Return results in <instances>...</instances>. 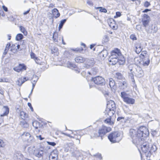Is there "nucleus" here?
<instances>
[{
    "instance_id": "obj_1",
    "label": "nucleus",
    "mask_w": 160,
    "mask_h": 160,
    "mask_svg": "<svg viewBox=\"0 0 160 160\" xmlns=\"http://www.w3.org/2000/svg\"><path fill=\"white\" fill-rule=\"evenodd\" d=\"M149 134L148 130L145 126L140 127L137 130L131 129L129 131V135L135 144L139 143L142 140L147 138Z\"/></svg>"
},
{
    "instance_id": "obj_2",
    "label": "nucleus",
    "mask_w": 160,
    "mask_h": 160,
    "mask_svg": "<svg viewBox=\"0 0 160 160\" xmlns=\"http://www.w3.org/2000/svg\"><path fill=\"white\" fill-rule=\"evenodd\" d=\"M146 138H144L139 143L136 144V145H140L142 152L147 157H150L152 153L155 152L157 148L155 145L149 142H144Z\"/></svg>"
},
{
    "instance_id": "obj_3",
    "label": "nucleus",
    "mask_w": 160,
    "mask_h": 160,
    "mask_svg": "<svg viewBox=\"0 0 160 160\" xmlns=\"http://www.w3.org/2000/svg\"><path fill=\"white\" fill-rule=\"evenodd\" d=\"M122 54L120 49L116 48L112 51L111 52V55L110 56L108 60L111 62L112 65L116 64L118 61V58H120Z\"/></svg>"
},
{
    "instance_id": "obj_4",
    "label": "nucleus",
    "mask_w": 160,
    "mask_h": 160,
    "mask_svg": "<svg viewBox=\"0 0 160 160\" xmlns=\"http://www.w3.org/2000/svg\"><path fill=\"white\" fill-rule=\"evenodd\" d=\"M111 130L110 127H107L105 126H102L101 128L99 130L97 133H94V137L97 138L101 137L102 140L103 139V137L108 132Z\"/></svg>"
},
{
    "instance_id": "obj_5",
    "label": "nucleus",
    "mask_w": 160,
    "mask_h": 160,
    "mask_svg": "<svg viewBox=\"0 0 160 160\" xmlns=\"http://www.w3.org/2000/svg\"><path fill=\"white\" fill-rule=\"evenodd\" d=\"M120 133L118 132H112L108 136V139L112 143L119 142L121 139Z\"/></svg>"
},
{
    "instance_id": "obj_6",
    "label": "nucleus",
    "mask_w": 160,
    "mask_h": 160,
    "mask_svg": "<svg viewBox=\"0 0 160 160\" xmlns=\"http://www.w3.org/2000/svg\"><path fill=\"white\" fill-rule=\"evenodd\" d=\"M132 44L131 49H133L137 53H140L142 50L141 44L139 42H132Z\"/></svg>"
},
{
    "instance_id": "obj_7",
    "label": "nucleus",
    "mask_w": 160,
    "mask_h": 160,
    "mask_svg": "<svg viewBox=\"0 0 160 160\" xmlns=\"http://www.w3.org/2000/svg\"><path fill=\"white\" fill-rule=\"evenodd\" d=\"M91 80L93 81L95 84L103 86L105 84L104 79L100 76L92 78Z\"/></svg>"
},
{
    "instance_id": "obj_8",
    "label": "nucleus",
    "mask_w": 160,
    "mask_h": 160,
    "mask_svg": "<svg viewBox=\"0 0 160 160\" xmlns=\"http://www.w3.org/2000/svg\"><path fill=\"white\" fill-rule=\"evenodd\" d=\"M135 76L137 77L141 78L143 77L144 75V73L142 68L138 66H136L135 68H133Z\"/></svg>"
},
{
    "instance_id": "obj_9",
    "label": "nucleus",
    "mask_w": 160,
    "mask_h": 160,
    "mask_svg": "<svg viewBox=\"0 0 160 160\" xmlns=\"http://www.w3.org/2000/svg\"><path fill=\"white\" fill-rule=\"evenodd\" d=\"M21 137L24 141H27L28 143L33 142V137H32L30 133L27 132H24L21 135Z\"/></svg>"
},
{
    "instance_id": "obj_10",
    "label": "nucleus",
    "mask_w": 160,
    "mask_h": 160,
    "mask_svg": "<svg viewBox=\"0 0 160 160\" xmlns=\"http://www.w3.org/2000/svg\"><path fill=\"white\" fill-rule=\"evenodd\" d=\"M32 148L29 147L28 148V152L30 153H33V154L35 156V158L36 159L39 158L40 157V150L39 148H38L37 149L34 150L33 151H32Z\"/></svg>"
},
{
    "instance_id": "obj_11",
    "label": "nucleus",
    "mask_w": 160,
    "mask_h": 160,
    "mask_svg": "<svg viewBox=\"0 0 160 160\" xmlns=\"http://www.w3.org/2000/svg\"><path fill=\"white\" fill-rule=\"evenodd\" d=\"M27 67L24 64H19L18 65L13 68V69L18 72H19L23 70H26Z\"/></svg>"
},
{
    "instance_id": "obj_12",
    "label": "nucleus",
    "mask_w": 160,
    "mask_h": 160,
    "mask_svg": "<svg viewBox=\"0 0 160 160\" xmlns=\"http://www.w3.org/2000/svg\"><path fill=\"white\" fill-rule=\"evenodd\" d=\"M58 151L56 150H54L51 152L49 156V160H58Z\"/></svg>"
},
{
    "instance_id": "obj_13",
    "label": "nucleus",
    "mask_w": 160,
    "mask_h": 160,
    "mask_svg": "<svg viewBox=\"0 0 160 160\" xmlns=\"http://www.w3.org/2000/svg\"><path fill=\"white\" fill-rule=\"evenodd\" d=\"M108 23L109 26L114 30H117L118 27L116 23V22L114 19L110 18L108 21Z\"/></svg>"
},
{
    "instance_id": "obj_14",
    "label": "nucleus",
    "mask_w": 160,
    "mask_h": 160,
    "mask_svg": "<svg viewBox=\"0 0 160 160\" xmlns=\"http://www.w3.org/2000/svg\"><path fill=\"white\" fill-rule=\"evenodd\" d=\"M108 55V51L106 49H103L99 53V56L101 58V59L104 60Z\"/></svg>"
},
{
    "instance_id": "obj_15",
    "label": "nucleus",
    "mask_w": 160,
    "mask_h": 160,
    "mask_svg": "<svg viewBox=\"0 0 160 160\" xmlns=\"http://www.w3.org/2000/svg\"><path fill=\"white\" fill-rule=\"evenodd\" d=\"M115 109H111L110 108H106L105 111L104 112L105 114L107 113L109 117H111L115 112Z\"/></svg>"
},
{
    "instance_id": "obj_16",
    "label": "nucleus",
    "mask_w": 160,
    "mask_h": 160,
    "mask_svg": "<svg viewBox=\"0 0 160 160\" xmlns=\"http://www.w3.org/2000/svg\"><path fill=\"white\" fill-rule=\"evenodd\" d=\"M106 108H110L111 109H115V104L114 102L112 100L109 101L107 104Z\"/></svg>"
},
{
    "instance_id": "obj_17",
    "label": "nucleus",
    "mask_w": 160,
    "mask_h": 160,
    "mask_svg": "<svg viewBox=\"0 0 160 160\" xmlns=\"http://www.w3.org/2000/svg\"><path fill=\"white\" fill-rule=\"evenodd\" d=\"M32 124L33 127L36 129L35 130L36 132H37L38 131L39 132L40 129H39L38 130V128H40V123L38 121H34L32 122Z\"/></svg>"
},
{
    "instance_id": "obj_18",
    "label": "nucleus",
    "mask_w": 160,
    "mask_h": 160,
    "mask_svg": "<svg viewBox=\"0 0 160 160\" xmlns=\"http://www.w3.org/2000/svg\"><path fill=\"white\" fill-rule=\"evenodd\" d=\"M119 87L122 90L126 89L127 87L128 84L126 81H123L119 83Z\"/></svg>"
},
{
    "instance_id": "obj_19",
    "label": "nucleus",
    "mask_w": 160,
    "mask_h": 160,
    "mask_svg": "<svg viewBox=\"0 0 160 160\" xmlns=\"http://www.w3.org/2000/svg\"><path fill=\"white\" fill-rule=\"evenodd\" d=\"M61 37H58V34L57 32H55L53 33L52 38L54 42H59L61 41Z\"/></svg>"
},
{
    "instance_id": "obj_20",
    "label": "nucleus",
    "mask_w": 160,
    "mask_h": 160,
    "mask_svg": "<svg viewBox=\"0 0 160 160\" xmlns=\"http://www.w3.org/2000/svg\"><path fill=\"white\" fill-rule=\"evenodd\" d=\"M123 101L128 104H133L135 102V100L134 99L128 97L125 98Z\"/></svg>"
},
{
    "instance_id": "obj_21",
    "label": "nucleus",
    "mask_w": 160,
    "mask_h": 160,
    "mask_svg": "<svg viewBox=\"0 0 160 160\" xmlns=\"http://www.w3.org/2000/svg\"><path fill=\"white\" fill-rule=\"evenodd\" d=\"M75 60L77 63H82L83 62L86 60V59L82 57L78 56L76 57Z\"/></svg>"
},
{
    "instance_id": "obj_22",
    "label": "nucleus",
    "mask_w": 160,
    "mask_h": 160,
    "mask_svg": "<svg viewBox=\"0 0 160 160\" xmlns=\"http://www.w3.org/2000/svg\"><path fill=\"white\" fill-rule=\"evenodd\" d=\"M4 109L3 110V112L2 114H1V117H3L4 116H7L9 112V108L7 106H4Z\"/></svg>"
},
{
    "instance_id": "obj_23",
    "label": "nucleus",
    "mask_w": 160,
    "mask_h": 160,
    "mask_svg": "<svg viewBox=\"0 0 160 160\" xmlns=\"http://www.w3.org/2000/svg\"><path fill=\"white\" fill-rule=\"evenodd\" d=\"M28 80V79H27V78L25 77L20 78L18 81V85L19 86H21L23 83L27 81Z\"/></svg>"
},
{
    "instance_id": "obj_24",
    "label": "nucleus",
    "mask_w": 160,
    "mask_h": 160,
    "mask_svg": "<svg viewBox=\"0 0 160 160\" xmlns=\"http://www.w3.org/2000/svg\"><path fill=\"white\" fill-rule=\"evenodd\" d=\"M87 62L88 67H87L86 65V66L87 68H88L90 66H92L95 63V62H94V59H88L87 61Z\"/></svg>"
},
{
    "instance_id": "obj_25",
    "label": "nucleus",
    "mask_w": 160,
    "mask_h": 160,
    "mask_svg": "<svg viewBox=\"0 0 160 160\" xmlns=\"http://www.w3.org/2000/svg\"><path fill=\"white\" fill-rule=\"evenodd\" d=\"M52 14L55 16V18H57L59 17L60 14L58 12V11L56 8H54L52 11Z\"/></svg>"
},
{
    "instance_id": "obj_26",
    "label": "nucleus",
    "mask_w": 160,
    "mask_h": 160,
    "mask_svg": "<svg viewBox=\"0 0 160 160\" xmlns=\"http://www.w3.org/2000/svg\"><path fill=\"white\" fill-rule=\"evenodd\" d=\"M20 125L24 128H28L29 127L28 124L24 119L20 121Z\"/></svg>"
},
{
    "instance_id": "obj_27",
    "label": "nucleus",
    "mask_w": 160,
    "mask_h": 160,
    "mask_svg": "<svg viewBox=\"0 0 160 160\" xmlns=\"http://www.w3.org/2000/svg\"><path fill=\"white\" fill-rule=\"evenodd\" d=\"M118 62L119 64L120 65H123L124 64L125 62V59L124 57L121 55L120 58H118Z\"/></svg>"
},
{
    "instance_id": "obj_28",
    "label": "nucleus",
    "mask_w": 160,
    "mask_h": 160,
    "mask_svg": "<svg viewBox=\"0 0 160 160\" xmlns=\"http://www.w3.org/2000/svg\"><path fill=\"white\" fill-rule=\"evenodd\" d=\"M115 83L114 81L112 78L109 79V85L111 88H114Z\"/></svg>"
},
{
    "instance_id": "obj_29",
    "label": "nucleus",
    "mask_w": 160,
    "mask_h": 160,
    "mask_svg": "<svg viewBox=\"0 0 160 160\" xmlns=\"http://www.w3.org/2000/svg\"><path fill=\"white\" fill-rule=\"evenodd\" d=\"M47 122L43 119L41 118V128H46Z\"/></svg>"
},
{
    "instance_id": "obj_30",
    "label": "nucleus",
    "mask_w": 160,
    "mask_h": 160,
    "mask_svg": "<svg viewBox=\"0 0 160 160\" xmlns=\"http://www.w3.org/2000/svg\"><path fill=\"white\" fill-rule=\"evenodd\" d=\"M134 69L133 68L132 69H131L130 70V72L129 73V77L131 79V80L132 82L134 83L135 81L134 78V75L133 73V72H132V71Z\"/></svg>"
},
{
    "instance_id": "obj_31",
    "label": "nucleus",
    "mask_w": 160,
    "mask_h": 160,
    "mask_svg": "<svg viewBox=\"0 0 160 160\" xmlns=\"http://www.w3.org/2000/svg\"><path fill=\"white\" fill-rule=\"evenodd\" d=\"M11 51L14 53H15L17 52L16 43L12 44L11 46Z\"/></svg>"
},
{
    "instance_id": "obj_32",
    "label": "nucleus",
    "mask_w": 160,
    "mask_h": 160,
    "mask_svg": "<svg viewBox=\"0 0 160 160\" xmlns=\"http://www.w3.org/2000/svg\"><path fill=\"white\" fill-rule=\"evenodd\" d=\"M67 20V19H65L61 21L60 22V23L59 24L58 27L59 30L61 29L62 28L63 25L66 22Z\"/></svg>"
},
{
    "instance_id": "obj_33",
    "label": "nucleus",
    "mask_w": 160,
    "mask_h": 160,
    "mask_svg": "<svg viewBox=\"0 0 160 160\" xmlns=\"http://www.w3.org/2000/svg\"><path fill=\"white\" fill-rule=\"evenodd\" d=\"M28 114L23 111H21L20 113V116L21 118L23 119L24 120V118L28 117Z\"/></svg>"
},
{
    "instance_id": "obj_34",
    "label": "nucleus",
    "mask_w": 160,
    "mask_h": 160,
    "mask_svg": "<svg viewBox=\"0 0 160 160\" xmlns=\"http://www.w3.org/2000/svg\"><path fill=\"white\" fill-rule=\"evenodd\" d=\"M23 35L21 33H18L17 34L16 37V40L17 41H19L22 39L23 38Z\"/></svg>"
},
{
    "instance_id": "obj_35",
    "label": "nucleus",
    "mask_w": 160,
    "mask_h": 160,
    "mask_svg": "<svg viewBox=\"0 0 160 160\" xmlns=\"http://www.w3.org/2000/svg\"><path fill=\"white\" fill-rule=\"evenodd\" d=\"M115 77L118 79L121 80L123 78V76L122 74L119 72L116 73L115 75Z\"/></svg>"
},
{
    "instance_id": "obj_36",
    "label": "nucleus",
    "mask_w": 160,
    "mask_h": 160,
    "mask_svg": "<svg viewBox=\"0 0 160 160\" xmlns=\"http://www.w3.org/2000/svg\"><path fill=\"white\" fill-rule=\"evenodd\" d=\"M20 31L24 34V35L26 36L27 35V32L24 27L21 26L20 27Z\"/></svg>"
},
{
    "instance_id": "obj_37",
    "label": "nucleus",
    "mask_w": 160,
    "mask_h": 160,
    "mask_svg": "<svg viewBox=\"0 0 160 160\" xmlns=\"http://www.w3.org/2000/svg\"><path fill=\"white\" fill-rule=\"evenodd\" d=\"M92 74L95 75L98 72V70L96 67H93L91 69Z\"/></svg>"
},
{
    "instance_id": "obj_38",
    "label": "nucleus",
    "mask_w": 160,
    "mask_h": 160,
    "mask_svg": "<svg viewBox=\"0 0 160 160\" xmlns=\"http://www.w3.org/2000/svg\"><path fill=\"white\" fill-rule=\"evenodd\" d=\"M121 97L123 99V100H125V98L128 97V94L124 92H121Z\"/></svg>"
},
{
    "instance_id": "obj_39",
    "label": "nucleus",
    "mask_w": 160,
    "mask_h": 160,
    "mask_svg": "<svg viewBox=\"0 0 160 160\" xmlns=\"http://www.w3.org/2000/svg\"><path fill=\"white\" fill-rule=\"evenodd\" d=\"M149 20H142V22L143 25L145 27H146L148 25L149 22Z\"/></svg>"
},
{
    "instance_id": "obj_40",
    "label": "nucleus",
    "mask_w": 160,
    "mask_h": 160,
    "mask_svg": "<svg viewBox=\"0 0 160 160\" xmlns=\"http://www.w3.org/2000/svg\"><path fill=\"white\" fill-rule=\"evenodd\" d=\"M105 122L109 124L110 125L113 124V123L111 122V117H109L108 118H107L104 121Z\"/></svg>"
},
{
    "instance_id": "obj_41",
    "label": "nucleus",
    "mask_w": 160,
    "mask_h": 160,
    "mask_svg": "<svg viewBox=\"0 0 160 160\" xmlns=\"http://www.w3.org/2000/svg\"><path fill=\"white\" fill-rule=\"evenodd\" d=\"M51 52L52 53H56L57 55L58 53V49L55 47H53L51 49Z\"/></svg>"
},
{
    "instance_id": "obj_42",
    "label": "nucleus",
    "mask_w": 160,
    "mask_h": 160,
    "mask_svg": "<svg viewBox=\"0 0 160 160\" xmlns=\"http://www.w3.org/2000/svg\"><path fill=\"white\" fill-rule=\"evenodd\" d=\"M38 79V77H37L36 75H33L31 80L32 82H33L35 83Z\"/></svg>"
},
{
    "instance_id": "obj_43",
    "label": "nucleus",
    "mask_w": 160,
    "mask_h": 160,
    "mask_svg": "<svg viewBox=\"0 0 160 160\" xmlns=\"http://www.w3.org/2000/svg\"><path fill=\"white\" fill-rule=\"evenodd\" d=\"M43 65V66H42V68L41 67V69L42 68V71H44L47 68L46 62H42V64L41 62V65Z\"/></svg>"
},
{
    "instance_id": "obj_44",
    "label": "nucleus",
    "mask_w": 160,
    "mask_h": 160,
    "mask_svg": "<svg viewBox=\"0 0 160 160\" xmlns=\"http://www.w3.org/2000/svg\"><path fill=\"white\" fill-rule=\"evenodd\" d=\"M142 65L144 66H148L150 63V60H148L147 61L143 62Z\"/></svg>"
},
{
    "instance_id": "obj_45",
    "label": "nucleus",
    "mask_w": 160,
    "mask_h": 160,
    "mask_svg": "<svg viewBox=\"0 0 160 160\" xmlns=\"http://www.w3.org/2000/svg\"><path fill=\"white\" fill-rule=\"evenodd\" d=\"M73 51L76 52H81L83 50V49L82 48H77L75 49H72Z\"/></svg>"
},
{
    "instance_id": "obj_46",
    "label": "nucleus",
    "mask_w": 160,
    "mask_h": 160,
    "mask_svg": "<svg viewBox=\"0 0 160 160\" xmlns=\"http://www.w3.org/2000/svg\"><path fill=\"white\" fill-rule=\"evenodd\" d=\"M130 38L132 40H137V39L135 35L133 34L131 35L130 36Z\"/></svg>"
},
{
    "instance_id": "obj_47",
    "label": "nucleus",
    "mask_w": 160,
    "mask_h": 160,
    "mask_svg": "<svg viewBox=\"0 0 160 160\" xmlns=\"http://www.w3.org/2000/svg\"><path fill=\"white\" fill-rule=\"evenodd\" d=\"M8 81V79L5 78H0V82H7Z\"/></svg>"
},
{
    "instance_id": "obj_48",
    "label": "nucleus",
    "mask_w": 160,
    "mask_h": 160,
    "mask_svg": "<svg viewBox=\"0 0 160 160\" xmlns=\"http://www.w3.org/2000/svg\"><path fill=\"white\" fill-rule=\"evenodd\" d=\"M5 145V143L1 139H0V147H3Z\"/></svg>"
},
{
    "instance_id": "obj_49",
    "label": "nucleus",
    "mask_w": 160,
    "mask_h": 160,
    "mask_svg": "<svg viewBox=\"0 0 160 160\" xmlns=\"http://www.w3.org/2000/svg\"><path fill=\"white\" fill-rule=\"evenodd\" d=\"M150 17L148 15L144 14L143 15V20H149Z\"/></svg>"
},
{
    "instance_id": "obj_50",
    "label": "nucleus",
    "mask_w": 160,
    "mask_h": 160,
    "mask_svg": "<svg viewBox=\"0 0 160 160\" xmlns=\"http://www.w3.org/2000/svg\"><path fill=\"white\" fill-rule=\"evenodd\" d=\"M99 11L101 12H107V10L105 8H103L102 7H101L99 10Z\"/></svg>"
},
{
    "instance_id": "obj_51",
    "label": "nucleus",
    "mask_w": 160,
    "mask_h": 160,
    "mask_svg": "<svg viewBox=\"0 0 160 160\" xmlns=\"http://www.w3.org/2000/svg\"><path fill=\"white\" fill-rule=\"evenodd\" d=\"M47 143L48 145H51L52 146H54L56 145V143L54 142H47Z\"/></svg>"
},
{
    "instance_id": "obj_52",
    "label": "nucleus",
    "mask_w": 160,
    "mask_h": 160,
    "mask_svg": "<svg viewBox=\"0 0 160 160\" xmlns=\"http://www.w3.org/2000/svg\"><path fill=\"white\" fill-rule=\"evenodd\" d=\"M121 13L119 12H116V16H114V18H116L117 17H119L121 16Z\"/></svg>"
},
{
    "instance_id": "obj_53",
    "label": "nucleus",
    "mask_w": 160,
    "mask_h": 160,
    "mask_svg": "<svg viewBox=\"0 0 160 160\" xmlns=\"http://www.w3.org/2000/svg\"><path fill=\"white\" fill-rule=\"evenodd\" d=\"M94 156H96L98 158L101 159L102 158V157L101 156V154L100 153H98L95 155Z\"/></svg>"
},
{
    "instance_id": "obj_54",
    "label": "nucleus",
    "mask_w": 160,
    "mask_h": 160,
    "mask_svg": "<svg viewBox=\"0 0 160 160\" xmlns=\"http://www.w3.org/2000/svg\"><path fill=\"white\" fill-rule=\"evenodd\" d=\"M28 105L30 108L31 110V111L32 112L33 111V109L32 107V106L30 102H28Z\"/></svg>"
},
{
    "instance_id": "obj_55",
    "label": "nucleus",
    "mask_w": 160,
    "mask_h": 160,
    "mask_svg": "<svg viewBox=\"0 0 160 160\" xmlns=\"http://www.w3.org/2000/svg\"><path fill=\"white\" fill-rule=\"evenodd\" d=\"M150 5V3L148 1H146L144 3V6L148 7Z\"/></svg>"
},
{
    "instance_id": "obj_56",
    "label": "nucleus",
    "mask_w": 160,
    "mask_h": 160,
    "mask_svg": "<svg viewBox=\"0 0 160 160\" xmlns=\"http://www.w3.org/2000/svg\"><path fill=\"white\" fill-rule=\"evenodd\" d=\"M30 56L32 58L34 59H35V58H36L35 57V54L32 52H31L30 54Z\"/></svg>"
},
{
    "instance_id": "obj_57",
    "label": "nucleus",
    "mask_w": 160,
    "mask_h": 160,
    "mask_svg": "<svg viewBox=\"0 0 160 160\" xmlns=\"http://www.w3.org/2000/svg\"><path fill=\"white\" fill-rule=\"evenodd\" d=\"M10 45L11 44L10 43H8L6 46L5 49L6 50H7L8 51L10 48Z\"/></svg>"
},
{
    "instance_id": "obj_58",
    "label": "nucleus",
    "mask_w": 160,
    "mask_h": 160,
    "mask_svg": "<svg viewBox=\"0 0 160 160\" xmlns=\"http://www.w3.org/2000/svg\"><path fill=\"white\" fill-rule=\"evenodd\" d=\"M34 60L35 61L36 63H37L38 64H40V63H39L40 60H39V59H38V58H37V57L35 58V59H34Z\"/></svg>"
},
{
    "instance_id": "obj_59",
    "label": "nucleus",
    "mask_w": 160,
    "mask_h": 160,
    "mask_svg": "<svg viewBox=\"0 0 160 160\" xmlns=\"http://www.w3.org/2000/svg\"><path fill=\"white\" fill-rule=\"evenodd\" d=\"M69 65L70 67H72L73 68H75L76 67V65L73 63H69Z\"/></svg>"
},
{
    "instance_id": "obj_60",
    "label": "nucleus",
    "mask_w": 160,
    "mask_h": 160,
    "mask_svg": "<svg viewBox=\"0 0 160 160\" xmlns=\"http://www.w3.org/2000/svg\"><path fill=\"white\" fill-rule=\"evenodd\" d=\"M87 3L90 6H92L93 5V3L92 2H91L90 1H89V0H88L87 2Z\"/></svg>"
},
{
    "instance_id": "obj_61",
    "label": "nucleus",
    "mask_w": 160,
    "mask_h": 160,
    "mask_svg": "<svg viewBox=\"0 0 160 160\" xmlns=\"http://www.w3.org/2000/svg\"><path fill=\"white\" fill-rule=\"evenodd\" d=\"M2 8L6 12H7L8 11V9L4 5L2 6Z\"/></svg>"
},
{
    "instance_id": "obj_62",
    "label": "nucleus",
    "mask_w": 160,
    "mask_h": 160,
    "mask_svg": "<svg viewBox=\"0 0 160 160\" xmlns=\"http://www.w3.org/2000/svg\"><path fill=\"white\" fill-rule=\"evenodd\" d=\"M8 51L7 50H5V49L4 50V51L3 52V57H4L5 55L7 53Z\"/></svg>"
},
{
    "instance_id": "obj_63",
    "label": "nucleus",
    "mask_w": 160,
    "mask_h": 160,
    "mask_svg": "<svg viewBox=\"0 0 160 160\" xmlns=\"http://www.w3.org/2000/svg\"><path fill=\"white\" fill-rule=\"evenodd\" d=\"M157 133V131L156 130L152 131V134L153 136L156 135Z\"/></svg>"
},
{
    "instance_id": "obj_64",
    "label": "nucleus",
    "mask_w": 160,
    "mask_h": 160,
    "mask_svg": "<svg viewBox=\"0 0 160 160\" xmlns=\"http://www.w3.org/2000/svg\"><path fill=\"white\" fill-rule=\"evenodd\" d=\"M124 119V118L123 117H119L118 118L117 121H119L121 119Z\"/></svg>"
}]
</instances>
